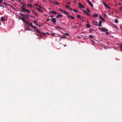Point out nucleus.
<instances>
[{
  "label": "nucleus",
  "instance_id": "39",
  "mask_svg": "<svg viewBox=\"0 0 122 122\" xmlns=\"http://www.w3.org/2000/svg\"><path fill=\"white\" fill-rule=\"evenodd\" d=\"M27 15V16H28V15L27 14H26V15H25V18H28V17H27V16H26V15Z\"/></svg>",
  "mask_w": 122,
  "mask_h": 122
},
{
  "label": "nucleus",
  "instance_id": "21",
  "mask_svg": "<svg viewBox=\"0 0 122 122\" xmlns=\"http://www.w3.org/2000/svg\"><path fill=\"white\" fill-rule=\"evenodd\" d=\"M114 21L116 23H118V21L117 19H115Z\"/></svg>",
  "mask_w": 122,
  "mask_h": 122
},
{
  "label": "nucleus",
  "instance_id": "9",
  "mask_svg": "<svg viewBox=\"0 0 122 122\" xmlns=\"http://www.w3.org/2000/svg\"><path fill=\"white\" fill-rule=\"evenodd\" d=\"M103 4L107 8L110 9V8L104 2H103Z\"/></svg>",
  "mask_w": 122,
  "mask_h": 122
},
{
  "label": "nucleus",
  "instance_id": "20",
  "mask_svg": "<svg viewBox=\"0 0 122 122\" xmlns=\"http://www.w3.org/2000/svg\"><path fill=\"white\" fill-rule=\"evenodd\" d=\"M34 5L35 6H38L39 7V8H42V7L40 5H37L36 4H34Z\"/></svg>",
  "mask_w": 122,
  "mask_h": 122
},
{
  "label": "nucleus",
  "instance_id": "27",
  "mask_svg": "<svg viewBox=\"0 0 122 122\" xmlns=\"http://www.w3.org/2000/svg\"><path fill=\"white\" fill-rule=\"evenodd\" d=\"M33 22L35 24V25H36V24H37V23H38L37 22V21H36V20H34L33 21Z\"/></svg>",
  "mask_w": 122,
  "mask_h": 122
},
{
  "label": "nucleus",
  "instance_id": "25",
  "mask_svg": "<svg viewBox=\"0 0 122 122\" xmlns=\"http://www.w3.org/2000/svg\"><path fill=\"white\" fill-rule=\"evenodd\" d=\"M56 28L58 29H59L60 30L61 29V27H59V26H57L56 27Z\"/></svg>",
  "mask_w": 122,
  "mask_h": 122
},
{
  "label": "nucleus",
  "instance_id": "5",
  "mask_svg": "<svg viewBox=\"0 0 122 122\" xmlns=\"http://www.w3.org/2000/svg\"><path fill=\"white\" fill-rule=\"evenodd\" d=\"M52 22L53 23V24H56V19L55 18H53L51 20Z\"/></svg>",
  "mask_w": 122,
  "mask_h": 122
},
{
  "label": "nucleus",
  "instance_id": "19",
  "mask_svg": "<svg viewBox=\"0 0 122 122\" xmlns=\"http://www.w3.org/2000/svg\"><path fill=\"white\" fill-rule=\"evenodd\" d=\"M4 20H5V18H4V17H1V20L3 22Z\"/></svg>",
  "mask_w": 122,
  "mask_h": 122
},
{
  "label": "nucleus",
  "instance_id": "31",
  "mask_svg": "<svg viewBox=\"0 0 122 122\" xmlns=\"http://www.w3.org/2000/svg\"><path fill=\"white\" fill-rule=\"evenodd\" d=\"M77 17L78 18H80L81 17V16L79 15H77Z\"/></svg>",
  "mask_w": 122,
  "mask_h": 122
},
{
  "label": "nucleus",
  "instance_id": "60",
  "mask_svg": "<svg viewBox=\"0 0 122 122\" xmlns=\"http://www.w3.org/2000/svg\"><path fill=\"white\" fill-rule=\"evenodd\" d=\"M50 16L51 17H53V15H51V16Z\"/></svg>",
  "mask_w": 122,
  "mask_h": 122
},
{
  "label": "nucleus",
  "instance_id": "34",
  "mask_svg": "<svg viewBox=\"0 0 122 122\" xmlns=\"http://www.w3.org/2000/svg\"><path fill=\"white\" fill-rule=\"evenodd\" d=\"M65 34L66 36H70V34L68 33H65Z\"/></svg>",
  "mask_w": 122,
  "mask_h": 122
},
{
  "label": "nucleus",
  "instance_id": "47",
  "mask_svg": "<svg viewBox=\"0 0 122 122\" xmlns=\"http://www.w3.org/2000/svg\"><path fill=\"white\" fill-rule=\"evenodd\" d=\"M71 3L70 2H67L66 3V4H70Z\"/></svg>",
  "mask_w": 122,
  "mask_h": 122
},
{
  "label": "nucleus",
  "instance_id": "48",
  "mask_svg": "<svg viewBox=\"0 0 122 122\" xmlns=\"http://www.w3.org/2000/svg\"><path fill=\"white\" fill-rule=\"evenodd\" d=\"M20 3L22 5H23L24 4L22 2H21Z\"/></svg>",
  "mask_w": 122,
  "mask_h": 122
},
{
  "label": "nucleus",
  "instance_id": "53",
  "mask_svg": "<svg viewBox=\"0 0 122 122\" xmlns=\"http://www.w3.org/2000/svg\"><path fill=\"white\" fill-rule=\"evenodd\" d=\"M27 30H32L31 29H27Z\"/></svg>",
  "mask_w": 122,
  "mask_h": 122
},
{
  "label": "nucleus",
  "instance_id": "11",
  "mask_svg": "<svg viewBox=\"0 0 122 122\" xmlns=\"http://www.w3.org/2000/svg\"><path fill=\"white\" fill-rule=\"evenodd\" d=\"M20 19H21L23 22H25V24H28V22L26 21L24 19V18H20Z\"/></svg>",
  "mask_w": 122,
  "mask_h": 122
},
{
  "label": "nucleus",
  "instance_id": "17",
  "mask_svg": "<svg viewBox=\"0 0 122 122\" xmlns=\"http://www.w3.org/2000/svg\"><path fill=\"white\" fill-rule=\"evenodd\" d=\"M50 13H53V14H58V13L57 12H55V11L53 12L52 11H51Z\"/></svg>",
  "mask_w": 122,
  "mask_h": 122
},
{
  "label": "nucleus",
  "instance_id": "1",
  "mask_svg": "<svg viewBox=\"0 0 122 122\" xmlns=\"http://www.w3.org/2000/svg\"><path fill=\"white\" fill-rule=\"evenodd\" d=\"M21 9L22 10H21L20 11L21 12H27L28 13H30V11L28 9H26L25 8L22 7H21Z\"/></svg>",
  "mask_w": 122,
  "mask_h": 122
},
{
  "label": "nucleus",
  "instance_id": "22",
  "mask_svg": "<svg viewBox=\"0 0 122 122\" xmlns=\"http://www.w3.org/2000/svg\"><path fill=\"white\" fill-rule=\"evenodd\" d=\"M86 26L88 28H89L91 26V25L89 24H87Z\"/></svg>",
  "mask_w": 122,
  "mask_h": 122
},
{
  "label": "nucleus",
  "instance_id": "24",
  "mask_svg": "<svg viewBox=\"0 0 122 122\" xmlns=\"http://www.w3.org/2000/svg\"><path fill=\"white\" fill-rule=\"evenodd\" d=\"M20 14L23 17L25 18V15L22 13H20Z\"/></svg>",
  "mask_w": 122,
  "mask_h": 122
},
{
  "label": "nucleus",
  "instance_id": "54",
  "mask_svg": "<svg viewBox=\"0 0 122 122\" xmlns=\"http://www.w3.org/2000/svg\"><path fill=\"white\" fill-rule=\"evenodd\" d=\"M121 8L120 9V10H122V5L121 6Z\"/></svg>",
  "mask_w": 122,
  "mask_h": 122
},
{
  "label": "nucleus",
  "instance_id": "50",
  "mask_svg": "<svg viewBox=\"0 0 122 122\" xmlns=\"http://www.w3.org/2000/svg\"><path fill=\"white\" fill-rule=\"evenodd\" d=\"M94 30L92 29H90V31L92 30V31H94Z\"/></svg>",
  "mask_w": 122,
  "mask_h": 122
},
{
  "label": "nucleus",
  "instance_id": "30",
  "mask_svg": "<svg viewBox=\"0 0 122 122\" xmlns=\"http://www.w3.org/2000/svg\"><path fill=\"white\" fill-rule=\"evenodd\" d=\"M27 5L28 7H32V5L30 4H27Z\"/></svg>",
  "mask_w": 122,
  "mask_h": 122
},
{
  "label": "nucleus",
  "instance_id": "16",
  "mask_svg": "<svg viewBox=\"0 0 122 122\" xmlns=\"http://www.w3.org/2000/svg\"><path fill=\"white\" fill-rule=\"evenodd\" d=\"M28 24V25L30 26H31L32 27V26H33V24L32 23H29V22H28V24Z\"/></svg>",
  "mask_w": 122,
  "mask_h": 122
},
{
  "label": "nucleus",
  "instance_id": "52",
  "mask_svg": "<svg viewBox=\"0 0 122 122\" xmlns=\"http://www.w3.org/2000/svg\"><path fill=\"white\" fill-rule=\"evenodd\" d=\"M68 15V17H71V16H70V15Z\"/></svg>",
  "mask_w": 122,
  "mask_h": 122
},
{
  "label": "nucleus",
  "instance_id": "7",
  "mask_svg": "<svg viewBox=\"0 0 122 122\" xmlns=\"http://www.w3.org/2000/svg\"><path fill=\"white\" fill-rule=\"evenodd\" d=\"M79 7L80 8H84L85 6L81 4L80 3H79Z\"/></svg>",
  "mask_w": 122,
  "mask_h": 122
},
{
  "label": "nucleus",
  "instance_id": "36",
  "mask_svg": "<svg viewBox=\"0 0 122 122\" xmlns=\"http://www.w3.org/2000/svg\"><path fill=\"white\" fill-rule=\"evenodd\" d=\"M89 37L91 38H92L93 37V36L91 35H90L89 36Z\"/></svg>",
  "mask_w": 122,
  "mask_h": 122
},
{
  "label": "nucleus",
  "instance_id": "40",
  "mask_svg": "<svg viewBox=\"0 0 122 122\" xmlns=\"http://www.w3.org/2000/svg\"><path fill=\"white\" fill-rule=\"evenodd\" d=\"M11 8L12 9H13L14 10H15V8H14L12 6H11Z\"/></svg>",
  "mask_w": 122,
  "mask_h": 122
},
{
  "label": "nucleus",
  "instance_id": "63",
  "mask_svg": "<svg viewBox=\"0 0 122 122\" xmlns=\"http://www.w3.org/2000/svg\"><path fill=\"white\" fill-rule=\"evenodd\" d=\"M31 17H33V18H35V17H34V16H31Z\"/></svg>",
  "mask_w": 122,
  "mask_h": 122
},
{
  "label": "nucleus",
  "instance_id": "41",
  "mask_svg": "<svg viewBox=\"0 0 122 122\" xmlns=\"http://www.w3.org/2000/svg\"><path fill=\"white\" fill-rule=\"evenodd\" d=\"M3 1V0H0V3H2Z\"/></svg>",
  "mask_w": 122,
  "mask_h": 122
},
{
  "label": "nucleus",
  "instance_id": "49",
  "mask_svg": "<svg viewBox=\"0 0 122 122\" xmlns=\"http://www.w3.org/2000/svg\"><path fill=\"white\" fill-rule=\"evenodd\" d=\"M121 50H122V44L121 45Z\"/></svg>",
  "mask_w": 122,
  "mask_h": 122
},
{
  "label": "nucleus",
  "instance_id": "56",
  "mask_svg": "<svg viewBox=\"0 0 122 122\" xmlns=\"http://www.w3.org/2000/svg\"><path fill=\"white\" fill-rule=\"evenodd\" d=\"M104 16H105V17L107 16V15L106 14H104Z\"/></svg>",
  "mask_w": 122,
  "mask_h": 122
},
{
  "label": "nucleus",
  "instance_id": "59",
  "mask_svg": "<svg viewBox=\"0 0 122 122\" xmlns=\"http://www.w3.org/2000/svg\"><path fill=\"white\" fill-rule=\"evenodd\" d=\"M36 25H37V26H39V25L38 24V23H37V24H36Z\"/></svg>",
  "mask_w": 122,
  "mask_h": 122
},
{
  "label": "nucleus",
  "instance_id": "57",
  "mask_svg": "<svg viewBox=\"0 0 122 122\" xmlns=\"http://www.w3.org/2000/svg\"><path fill=\"white\" fill-rule=\"evenodd\" d=\"M109 33L108 32H106V34H108Z\"/></svg>",
  "mask_w": 122,
  "mask_h": 122
},
{
  "label": "nucleus",
  "instance_id": "33",
  "mask_svg": "<svg viewBox=\"0 0 122 122\" xmlns=\"http://www.w3.org/2000/svg\"><path fill=\"white\" fill-rule=\"evenodd\" d=\"M66 8H69L70 7V6L68 5H66Z\"/></svg>",
  "mask_w": 122,
  "mask_h": 122
},
{
  "label": "nucleus",
  "instance_id": "44",
  "mask_svg": "<svg viewBox=\"0 0 122 122\" xmlns=\"http://www.w3.org/2000/svg\"><path fill=\"white\" fill-rule=\"evenodd\" d=\"M49 20H50V19L49 18H48V19H47L46 22L48 21Z\"/></svg>",
  "mask_w": 122,
  "mask_h": 122
},
{
  "label": "nucleus",
  "instance_id": "18",
  "mask_svg": "<svg viewBox=\"0 0 122 122\" xmlns=\"http://www.w3.org/2000/svg\"><path fill=\"white\" fill-rule=\"evenodd\" d=\"M53 3L54 4H55V5H59V3L58 2H55V1H54L53 2Z\"/></svg>",
  "mask_w": 122,
  "mask_h": 122
},
{
  "label": "nucleus",
  "instance_id": "12",
  "mask_svg": "<svg viewBox=\"0 0 122 122\" xmlns=\"http://www.w3.org/2000/svg\"><path fill=\"white\" fill-rule=\"evenodd\" d=\"M39 34H38L37 35L38 36L40 37L41 38L42 37V34H44V33L43 32H42V33H39Z\"/></svg>",
  "mask_w": 122,
  "mask_h": 122
},
{
  "label": "nucleus",
  "instance_id": "10",
  "mask_svg": "<svg viewBox=\"0 0 122 122\" xmlns=\"http://www.w3.org/2000/svg\"><path fill=\"white\" fill-rule=\"evenodd\" d=\"M62 16L63 15H62L61 14H58L56 16V17L57 18H58L59 17H62Z\"/></svg>",
  "mask_w": 122,
  "mask_h": 122
},
{
  "label": "nucleus",
  "instance_id": "61",
  "mask_svg": "<svg viewBox=\"0 0 122 122\" xmlns=\"http://www.w3.org/2000/svg\"><path fill=\"white\" fill-rule=\"evenodd\" d=\"M89 32L90 33H91V31H90V29Z\"/></svg>",
  "mask_w": 122,
  "mask_h": 122
},
{
  "label": "nucleus",
  "instance_id": "4",
  "mask_svg": "<svg viewBox=\"0 0 122 122\" xmlns=\"http://www.w3.org/2000/svg\"><path fill=\"white\" fill-rule=\"evenodd\" d=\"M98 29L104 32H106L108 31L107 29L103 27L99 28Z\"/></svg>",
  "mask_w": 122,
  "mask_h": 122
},
{
  "label": "nucleus",
  "instance_id": "45",
  "mask_svg": "<svg viewBox=\"0 0 122 122\" xmlns=\"http://www.w3.org/2000/svg\"><path fill=\"white\" fill-rule=\"evenodd\" d=\"M0 6L1 7H3L4 8V6L1 5H0Z\"/></svg>",
  "mask_w": 122,
  "mask_h": 122
},
{
  "label": "nucleus",
  "instance_id": "35",
  "mask_svg": "<svg viewBox=\"0 0 122 122\" xmlns=\"http://www.w3.org/2000/svg\"><path fill=\"white\" fill-rule=\"evenodd\" d=\"M4 5H8V4L7 3L4 2Z\"/></svg>",
  "mask_w": 122,
  "mask_h": 122
},
{
  "label": "nucleus",
  "instance_id": "26",
  "mask_svg": "<svg viewBox=\"0 0 122 122\" xmlns=\"http://www.w3.org/2000/svg\"><path fill=\"white\" fill-rule=\"evenodd\" d=\"M35 30H36V32H38L39 33H41V32L39 31L38 30H37V29H36Z\"/></svg>",
  "mask_w": 122,
  "mask_h": 122
},
{
  "label": "nucleus",
  "instance_id": "51",
  "mask_svg": "<svg viewBox=\"0 0 122 122\" xmlns=\"http://www.w3.org/2000/svg\"><path fill=\"white\" fill-rule=\"evenodd\" d=\"M73 27L74 28H77V27L76 26H73Z\"/></svg>",
  "mask_w": 122,
  "mask_h": 122
},
{
  "label": "nucleus",
  "instance_id": "55",
  "mask_svg": "<svg viewBox=\"0 0 122 122\" xmlns=\"http://www.w3.org/2000/svg\"><path fill=\"white\" fill-rule=\"evenodd\" d=\"M8 6H10L11 7V6L10 5V4H8Z\"/></svg>",
  "mask_w": 122,
  "mask_h": 122
},
{
  "label": "nucleus",
  "instance_id": "28",
  "mask_svg": "<svg viewBox=\"0 0 122 122\" xmlns=\"http://www.w3.org/2000/svg\"><path fill=\"white\" fill-rule=\"evenodd\" d=\"M61 38L62 39H63L64 38H66V36L65 35H63L62 36V37H61Z\"/></svg>",
  "mask_w": 122,
  "mask_h": 122
},
{
  "label": "nucleus",
  "instance_id": "58",
  "mask_svg": "<svg viewBox=\"0 0 122 122\" xmlns=\"http://www.w3.org/2000/svg\"><path fill=\"white\" fill-rule=\"evenodd\" d=\"M70 10H72V9L71 8H70Z\"/></svg>",
  "mask_w": 122,
  "mask_h": 122
},
{
  "label": "nucleus",
  "instance_id": "15",
  "mask_svg": "<svg viewBox=\"0 0 122 122\" xmlns=\"http://www.w3.org/2000/svg\"><path fill=\"white\" fill-rule=\"evenodd\" d=\"M36 9L38 10L39 11L41 12H43V11H42L41 10V9H40L41 8H38L37 7H36Z\"/></svg>",
  "mask_w": 122,
  "mask_h": 122
},
{
  "label": "nucleus",
  "instance_id": "6",
  "mask_svg": "<svg viewBox=\"0 0 122 122\" xmlns=\"http://www.w3.org/2000/svg\"><path fill=\"white\" fill-rule=\"evenodd\" d=\"M102 20H100L99 21V22L98 25L95 24H94L96 26H102V25H101V24L102 23Z\"/></svg>",
  "mask_w": 122,
  "mask_h": 122
},
{
  "label": "nucleus",
  "instance_id": "23",
  "mask_svg": "<svg viewBox=\"0 0 122 122\" xmlns=\"http://www.w3.org/2000/svg\"><path fill=\"white\" fill-rule=\"evenodd\" d=\"M32 12L36 15H37V14L33 10H32Z\"/></svg>",
  "mask_w": 122,
  "mask_h": 122
},
{
  "label": "nucleus",
  "instance_id": "42",
  "mask_svg": "<svg viewBox=\"0 0 122 122\" xmlns=\"http://www.w3.org/2000/svg\"><path fill=\"white\" fill-rule=\"evenodd\" d=\"M23 6V7H25V6H26L27 5L26 4H24L23 5H22Z\"/></svg>",
  "mask_w": 122,
  "mask_h": 122
},
{
  "label": "nucleus",
  "instance_id": "32",
  "mask_svg": "<svg viewBox=\"0 0 122 122\" xmlns=\"http://www.w3.org/2000/svg\"><path fill=\"white\" fill-rule=\"evenodd\" d=\"M55 33H51V35H52L53 36H55Z\"/></svg>",
  "mask_w": 122,
  "mask_h": 122
},
{
  "label": "nucleus",
  "instance_id": "38",
  "mask_svg": "<svg viewBox=\"0 0 122 122\" xmlns=\"http://www.w3.org/2000/svg\"><path fill=\"white\" fill-rule=\"evenodd\" d=\"M71 19H74V17L72 16H71Z\"/></svg>",
  "mask_w": 122,
  "mask_h": 122
},
{
  "label": "nucleus",
  "instance_id": "64",
  "mask_svg": "<svg viewBox=\"0 0 122 122\" xmlns=\"http://www.w3.org/2000/svg\"><path fill=\"white\" fill-rule=\"evenodd\" d=\"M121 30H122V27H121Z\"/></svg>",
  "mask_w": 122,
  "mask_h": 122
},
{
  "label": "nucleus",
  "instance_id": "43",
  "mask_svg": "<svg viewBox=\"0 0 122 122\" xmlns=\"http://www.w3.org/2000/svg\"><path fill=\"white\" fill-rule=\"evenodd\" d=\"M114 27L115 28H116V29H118V28L117 27L116 25H114Z\"/></svg>",
  "mask_w": 122,
  "mask_h": 122
},
{
  "label": "nucleus",
  "instance_id": "37",
  "mask_svg": "<svg viewBox=\"0 0 122 122\" xmlns=\"http://www.w3.org/2000/svg\"><path fill=\"white\" fill-rule=\"evenodd\" d=\"M93 23L94 24V23H96V24H97V23H98V22H97L95 21H93Z\"/></svg>",
  "mask_w": 122,
  "mask_h": 122
},
{
  "label": "nucleus",
  "instance_id": "2",
  "mask_svg": "<svg viewBox=\"0 0 122 122\" xmlns=\"http://www.w3.org/2000/svg\"><path fill=\"white\" fill-rule=\"evenodd\" d=\"M83 11L84 13H85L87 15L89 16L90 15L89 14V13L90 12V10L88 9H87L86 10H84Z\"/></svg>",
  "mask_w": 122,
  "mask_h": 122
},
{
  "label": "nucleus",
  "instance_id": "3",
  "mask_svg": "<svg viewBox=\"0 0 122 122\" xmlns=\"http://www.w3.org/2000/svg\"><path fill=\"white\" fill-rule=\"evenodd\" d=\"M59 10L61 12L64 13V14H65L66 15H68L69 14V13L67 11H66L65 10H62L61 9H60Z\"/></svg>",
  "mask_w": 122,
  "mask_h": 122
},
{
  "label": "nucleus",
  "instance_id": "8",
  "mask_svg": "<svg viewBox=\"0 0 122 122\" xmlns=\"http://www.w3.org/2000/svg\"><path fill=\"white\" fill-rule=\"evenodd\" d=\"M87 1L89 3V5L92 7H93V5L92 4V3L89 0H87Z\"/></svg>",
  "mask_w": 122,
  "mask_h": 122
},
{
  "label": "nucleus",
  "instance_id": "62",
  "mask_svg": "<svg viewBox=\"0 0 122 122\" xmlns=\"http://www.w3.org/2000/svg\"><path fill=\"white\" fill-rule=\"evenodd\" d=\"M61 38H60L59 40L60 41H61Z\"/></svg>",
  "mask_w": 122,
  "mask_h": 122
},
{
  "label": "nucleus",
  "instance_id": "13",
  "mask_svg": "<svg viewBox=\"0 0 122 122\" xmlns=\"http://www.w3.org/2000/svg\"><path fill=\"white\" fill-rule=\"evenodd\" d=\"M93 16L94 17H97L98 16V14L96 13H95V14H94V15H93Z\"/></svg>",
  "mask_w": 122,
  "mask_h": 122
},
{
  "label": "nucleus",
  "instance_id": "46",
  "mask_svg": "<svg viewBox=\"0 0 122 122\" xmlns=\"http://www.w3.org/2000/svg\"><path fill=\"white\" fill-rule=\"evenodd\" d=\"M73 10L74 11H75V12H77V10H76L75 9H74Z\"/></svg>",
  "mask_w": 122,
  "mask_h": 122
},
{
  "label": "nucleus",
  "instance_id": "29",
  "mask_svg": "<svg viewBox=\"0 0 122 122\" xmlns=\"http://www.w3.org/2000/svg\"><path fill=\"white\" fill-rule=\"evenodd\" d=\"M32 28H34V29L36 30V27L35 26H32Z\"/></svg>",
  "mask_w": 122,
  "mask_h": 122
},
{
  "label": "nucleus",
  "instance_id": "14",
  "mask_svg": "<svg viewBox=\"0 0 122 122\" xmlns=\"http://www.w3.org/2000/svg\"><path fill=\"white\" fill-rule=\"evenodd\" d=\"M99 18L101 19L102 20V21H105V19L101 16H99Z\"/></svg>",
  "mask_w": 122,
  "mask_h": 122
}]
</instances>
